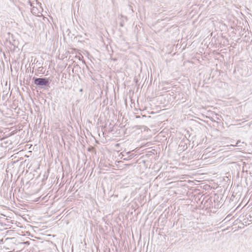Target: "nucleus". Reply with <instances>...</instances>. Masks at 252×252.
I'll return each instance as SVG.
<instances>
[{
  "instance_id": "3",
  "label": "nucleus",
  "mask_w": 252,
  "mask_h": 252,
  "mask_svg": "<svg viewBox=\"0 0 252 252\" xmlns=\"http://www.w3.org/2000/svg\"><path fill=\"white\" fill-rule=\"evenodd\" d=\"M29 3L30 4L31 7L34 6H41V3H39L37 0H29Z\"/></svg>"
},
{
  "instance_id": "1",
  "label": "nucleus",
  "mask_w": 252,
  "mask_h": 252,
  "mask_svg": "<svg viewBox=\"0 0 252 252\" xmlns=\"http://www.w3.org/2000/svg\"><path fill=\"white\" fill-rule=\"evenodd\" d=\"M34 84L39 87L49 86L50 84L49 78H33Z\"/></svg>"
},
{
  "instance_id": "4",
  "label": "nucleus",
  "mask_w": 252,
  "mask_h": 252,
  "mask_svg": "<svg viewBox=\"0 0 252 252\" xmlns=\"http://www.w3.org/2000/svg\"><path fill=\"white\" fill-rule=\"evenodd\" d=\"M241 142L240 140H238L236 142V144H231V146L235 147V146H240L239 144Z\"/></svg>"
},
{
  "instance_id": "5",
  "label": "nucleus",
  "mask_w": 252,
  "mask_h": 252,
  "mask_svg": "<svg viewBox=\"0 0 252 252\" xmlns=\"http://www.w3.org/2000/svg\"><path fill=\"white\" fill-rule=\"evenodd\" d=\"M127 154H129V156H128V158L129 159H131L135 156V155L134 154H130V152H128Z\"/></svg>"
},
{
  "instance_id": "2",
  "label": "nucleus",
  "mask_w": 252,
  "mask_h": 252,
  "mask_svg": "<svg viewBox=\"0 0 252 252\" xmlns=\"http://www.w3.org/2000/svg\"><path fill=\"white\" fill-rule=\"evenodd\" d=\"M43 11V9L41 6H34L32 7L31 9L32 13L34 15L39 16L40 15H42V12Z\"/></svg>"
}]
</instances>
